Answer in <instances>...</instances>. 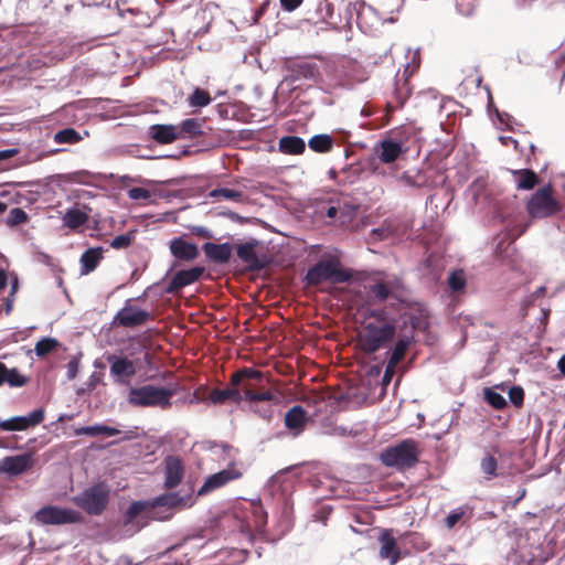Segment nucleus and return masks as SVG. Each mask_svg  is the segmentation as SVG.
I'll return each instance as SVG.
<instances>
[{
  "mask_svg": "<svg viewBox=\"0 0 565 565\" xmlns=\"http://www.w3.org/2000/svg\"><path fill=\"white\" fill-rule=\"evenodd\" d=\"M242 470L235 462H231L227 468L206 477L203 484L198 490V495H206L227 483L242 478Z\"/></svg>",
  "mask_w": 565,
  "mask_h": 565,
  "instance_id": "9",
  "label": "nucleus"
},
{
  "mask_svg": "<svg viewBox=\"0 0 565 565\" xmlns=\"http://www.w3.org/2000/svg\"><path fill=\"white\" fill-rule=\"evenodd\" d=\"M306 422V411L301 406H294L285 415L286 427L295 430L296 434L303 430Z\"/></svg>",
  "mask_w": 565,
  "mask_h": 565,
  "instance_id": "24",
  "label": "nucleus"
},
{
  "mask_svg": "<svg viewBox=\"0 0 565 565\" xmlns=\"http://www.w3.org/2000/svg\"><path fill=\"white\" fill-rule=\"evenodd\" d=\"M230 384L238 387L239 394H243V401L250 404L274 399L273 392L266 387L267 380L264 373L253 367H243L234 372Z\"/></svg>",
  "mask_w": 565,
  "mask_h": 565,
  "instance_id": "2",
  "label": "nucleus"
},
{
  "mask_svg": "<svg viewBox=\"0 0 565 565\" xmlns=\"http://www.w3.org/2000/svg\"><path fill=\"white\" fill-rule=\"evenodd\" d=\"M150 136L159 143H170L179 138L178 127L173 125H153Z\"/></svg>",
  "mask_w": 565,
  "mask_h": 565,
  "instance_id": "23",
  "label": "nucleus"
},
{
  "mask_svg": "<svg viewBox=\"0 0 565 565\" xmlns=\"http://www.w3.org/2000/svg\"><path fill=\"white\" fill-rule=\"evenodd\" d=\"M381 543L380 547V557L383 559H388L391 565H394L398 562L401 557V550L396 544V540L392 534L391 530H383L379 537Z\"/></svg>",
  "mask_w": 565,
  "mask_h": 565,
  "instance_id": "15",
  "label": "nucleus"
},
{
  "mask_svg": "<svg viewBox=\"0 0 565 565\" xmlns=\"http://www.w3.org/2000/svg\"><path fill=\"white\" fill-rule=\"evenodd\" d=\"M535 301L534 298H532V296H527L523 301H522V310H525L527 309L530 306L533 305V302Z\"/></svg>",
  "mask_w": 565,
  "mask_h": 565,
  "instance_id": "63",
  "label": "nucleus"
},
{
  "mask_svg": "<svg viewBox=\"0 0 565 565\" xmlns=\"http://www.w3.org/2000/svg\"><path fill=\"white\" fill-rule=\"evenodd\" d=\"M193 233L199 235V236H202V237H206V238H210L211 237V232L203 227V226H195L193 227Z\"/></svg>",
  "mask_w": 565,
  "mask_h": 565,
  "instance_id": "59",
  "label": "nucleus"
},
{
  "mask_svg": "<svg viewBox=\"0 0 565 565\" xmlns=\"http://www.w3.org/2000/svg\"><path fill=\"white\" fill-rule=\"evenodd\" d=\"M210 94L201 88H195L193 93L188 97V103L190 107H205L211 103Z\"/></svg>",
  "mask_w": 565,
  "mask_h": 565,
  "instance_id": "41",
  "label": "nucleus"
},
{
  "mask_svg": "<svg viewBox=\"0 0 565 565\" xmlns=\"http://www.w3.org/2000/svg\"><path fill=\"white\" fill-rule=\"evenodd\" d=\"M486 401L494 408L502 409L507 405L505 398L492 388L484 391Z\"/></svg>",
  "mask_w": 565,
  "mask_h": 565,
  "instance_id": "47",
  "label": "nucleus"
},
{
  "mask_svg": "<svg viewBox=\"0 0 565 565\" xmlns=\"http://www.w3.org/2000/svg\"><path fill=\"white\" fill-rule=\"evenodd\" d=\"M120 431L114 427H109L106 425H94L78 428L76 430V435H88V436H116Z\"/></svg>",
  "mask_w": 565,
  "mask_h": 565,
  "instance_id": "38",
  "label": "nucleus"
},
{
  "mask_svg": "<svg viewBox=\"0 0 565 565\" xmlns=\"http://www.w3.org/2000/svg\"><path fill=\"white\" fill-rule=\"evenodd\" d=\"M88 178L90 174L86 171H79L74 173L73 180L81 183H88Z\"/></svg>",
  "mask_w": 565,
  "mask_h": 565,
  "instance_id": "57",
  "label": "nucleus"
},
{
  "mask_svg": "<svg viewBox=\"0 0 565 565\" xmlns=\"http://www.w3.org/2000/svg\"><path fill=\"white\" fill-rule=\"evenodd\" d=\"M546 288L544 286L539 287L533 294H531L532 298L535 300L545 295Z\"/></svg>",
  "mask_w": 565,
  "mask_h": 565,
  "instance_id": "62",
  "label": "nucleus"
},
{
  "mask_svg": "<svg viewBox=\"0 0 565 565\" xmlns=\"http://www.w3.org/2000/svg\"><path fill=\"white\" fill-rule=\"evenodd\" d=\"M31 465L30 455L6 457L0 461V470L11 475H19L25 471Z\"/></svg>",
  "mask_w": 565,
  "mask_h": 565,
  "instance_id": "20",
  "label": "nucleus"
},
{
  "mask_svg": "<svg viewBox=\"0 0 565 565\" xmlns=\"http://www.w3.org/2000/svg\"><path fill=\"white\" fill-rule=\"evenodd\" d=\"M8 383L11 386L20 387L26 383V379L21 375L15 369H7V366L0 362V385Z\"/></svg>",
  "mask_w": 565,
  "mask_h": 565,
  "instance_id": "33",
  "label": "nucleus"
},
{
  "mask_svg": "<svg viewBox=\"0 0 565 565\" xmlns=\"http://www.w3.org/2000/svg\"><path fill=\"white\" fill-rule=\"evenodd\" d=\"M484 185L486 181L482 179H478L471 184V190L473 191L475 196L483 190Z\"/></svg>",
  "mask_w": 565,
  "mask_h": 565,
  "instance_id": "58",
  "label": "nucleus"
},
{
  "mask_svg": "<svg viewBox=\"0 0 565 565\" xmlns=\"http://www.w3.org/2000/svg\"><path fill=\"white\" fill-rule=\"evenodd\" d=\"M395 367H396L395 364H391V362H387V365H386V369H385V372H384V375L382 379V383L384 386L388 385L390 382L392 381V377L395 373Z\"/></svg>",
  "mask_w": 565,
  "mask_h": 565,
  "instance_id": "55",
  "label": "nucleus"
},
{
  "mask_svg": "<svg viewBox=\"0 0 565 565\" xmlns=\"http://www.w3.org/2000/svg\"><path fill=\"white\" fill-rule=\"evenodd\" d=\"M209 196L213 199L214 202L226 200L234 203H243L245 201L244 192L228 188L214 189L210 191Z\"/></svg>",
  "mask_w": 565,
  "mask_h": 565,
  "instance_id": "27",
  "label": "nucleus"
},
{
  "mask_svg": "<svg viewBox=\"0 0 565 565\" xmlns=\"http://www.w3.org/2000/svg\"><path fill=\"white\" fill-rule=\"evenodd\" d=\"M36 523L42 525H64L82 522V514L73 509L46 505L34 514Z\"/></svg>",
  "mask_w": 565,
  "mask_h": 565,
  "instance_id": "8",
  "label": "nucleus"
},
{
  "mask_svg": "<svg viewBox=\"0 0 565 565\" xmlns=\"http://www.w3.org/2000/svg\"><path fill=\"white\" fill-rule=\"evenodd\" d=\"M477 6L473 1L460 2L456 6L458 14L463 18H471L476 13Z\"/></svg>",
  "mask_w": 565,
  "mask_h": 565,
  "instance_id": "48",
  "label": "nucleus"
},
{
  "mask_svg": "<svg viewBox=\"0 0 565 565\" xmlns=\"http://www.w3.org/2000/svg\"><path fill=\"white\" fill-rule=\"evenodd\" d=\"M411 342H412L411 337H406V335L402 337L395 344V347L391 353L388 362H391V364L397 365L404 359L405 353H406Z\"/></svg>",
  "mask_w": 565,
  "mask_h": 565,
  "instance_id": "39",
  "label": "nucleus"
},
{
  "mask_svg": "<svg viewBox=\"0 0 565 565\" xmlns=\"http://www.w3.org/2000/svg\"><path fill=\"white\" fill-rule=\"evenodd\" d=\"M18 153V149H7L0 151V160L9 159Z\"/></svg>",
  "mask_w": 565,
  "mask_h": 565,
  "instance_id": "60",
  "label": "nucleus"
},
{
  "mask_svg": "<svg viewBox=\"0 0 565 565\" xmlns=\"http://www.w3.org/2000/svg\"><path fill=\"white\" fill-rule=\"evenodd\" d=\"M316 13L318 21L324 22L332 28H337L339 18L334 15V6L330 0H322L318 3Z\"/></svg>",
  "mask_w": 565,
  "mask_h": 565,
  "instance_id": "26",
  "label": "nucleus"
},
{
  "mask_svg": "<svg viewBox=\"0 0 565 565\" xmlns=\"http://www.w3.org/2000/svg\"><path fill=\"white\" fill-rule=\"evenodd\" d=\"M204 274V267L195 266L190 269L179 270L172 277L168 291L174 292L198 281Z\"/></svg>",
  "mask_w": 565,
  "mask_h": 565,
  "instance_id": "14",
  "label": "nucleus"
},
{
  "mask_svg": "<svg viewBox=\"0 0 565 565\" xmlns=\"http://www.w3.org/2000/svg\"><path fill=\"white\" fill-rule=\"evenodd\" d=\"M418 455L417 443L407 439L384 450L381 460L386 467L404 469L413 467L418 460Z\"/></svg>",
  "mask_w": 565,
  "mask_h": 565,
  "instance_id": "4",
  "label": "nucleus"
},
{
  "mask_svg": "<svg viewBox=\"0 0 565 565\" xmlns=\"http://www.w3.org/2000/svg\"><path fill=\"white\" fill-rule=\"evenodd\" d=\"M348 23L351 22L353 15H356V23L360 28H374L381 23V19L376 11L365 2L349 3L345 9Z\"/></svg>",
  "mask_w": 565,
  "mask_h": 565,
  "instance_id": "10",
  "label": "nucleus"
},
{
  "mask_svg": "<svg viewBox=\"0 0 565 565\" xmlns=\"http://www.w3.org/2000/svg\"><path fill=\"white\" fill-rule=\"evenodd\" d=\"M481 471L486 475L487 479H492L498 476V462L493 456L487 455L480 463Z\"/></svg>",
  "mask_w": 565,
  "mask_h": 565,
  "instance_id": "44",
  "label": "nucleus"
},
{
  "mask_svg": "<svg viewBox=\"0 0 565 565\" xmlns=\"http://www.w3.org/2000/svg\"><path fill=\"white\" fill-rule=\"evenodd\" d=\"M350 278V271L340 268L339 263L333 259L320 260L313 267H311L306 275L308 285L313 286H317L327 280L335 284L344 282Z\"/></svg>",
  "mask_w": 565,
  "mask_h": 565,
  "instance_id": "6",
  "label": "nucleus"
},
{
  "mask_svg": "<svg viewBox=\"0 0 565 565\" xmlns=\"http://www.w3.org/2000/svg\"><path fill=\"white\" fill-rule=\"evenodd\" d=\"M131 243V236L130 235H118L113 238L110 246L116 249L126 248Z\"/></svg>",
  "mask_w": 565,
  "mask_h": 565,
  "instance_id": "51",
  "label": "nucleus"
},
{
  "mask_svg": "<svg viewBox=\"0 0 565 565\" xmlns=\"http://www.w3.org/2000/svg\"><path fill=\"white\" fill-rule=\"evenodd\" d=\"M319 75V71L316 64L301 62L294 66L291 71V79H313L316 81Z\"/></svg>",
  "mask_w": 565,
  "mask_h": 565,
  "instance_id": "30",
  "label": "nucleus"
},
{
  "mask_svg": "<svg viewBox=\"0 0 565 565\" xmlns=\"http://www.w3.org/2000/svg\"><path fill=\"white\" fill-rule=\"evenodd\" d=\"M53 139H54V142L58 143V145H61V143L74 145V143H77L81 140H83V137L74 128H65V129L57 131L54 135Z\"/></svg>",
  "mask_w": 565,
  "mask_h": 565,
  "instance_id": "40",
  "label": "nucleus"
},
{
  "mask_svg": "<svg viewBox=\"0 0 565 565\" xmlns=\"http://www.w3.org/2000/svg\"><path fill=\"white\" fill-rule=\"evenodd\" d=\"M103 257V250L100 247L88 248L81 256L82 274H89L93 271Z\"/></svg>",
  "mask_w": 565,
  "mask_h": 565,
  "instance_id": "29",
  "label": "nucleus"
},
{
  "mask_svg": "<svg viewBox=\"0 0 565 565\" xmlns=\"http://www.w3.org/2000/svg\"><path fill=\"white\" fill-rule=\"evenodd\" d=\"M151 505V503L146 501H135L132 502L125 513V525L134 526L137 519L145 512V510Z\"/></svg>",
  "mask_w": 565,
  "mask_h": 565,
  "instance_id": "37",
  "label": "nucleus"
},
{
  "mask_svg": "<svg viewBox=\"0 0 565 565\" xmlns=\"http://www.w3.org/2000/svg\"><path fill=\"white\" fill-rule=\"evenodd\" d=\"M58 345V341L54 338H43L36 342L34 351L38 356H45Z\"/></svg>",
  "mask_w": 565,
  "mask_h": 565,
  "instance_id": "42",
  "label": "nucleus"
},
{
  "mask_svg": "<svg viewBox=\"0 0 565 565\" xmlns=\"http://www.w3.org/2000/svg\"><path fill=\"white\" fill-rule=\"evenodd\" d=\"M370 295L374 301L382 302L390 296V289L384 282H376L370 286Z\"/></svg>",
  "mask_w": 565,
  "mask_h": 565,
  "instance_id": "45",
  "label": "nucleus"
},
{
  "mask_svg": "<svg viewBox=\"0 0 565 565\" xmlns=\"http://www.w3.org/2000/svg\"><path fill=\"white\" fill-rule=\"evenodd\" d=\"M518 189L531 190L537 183V175L532 170H515L513 171Z\"/></svg>",
  "mask_w": 565,
  "mask_h": 565,
  "instance_id": "35",
  "label": "nucleus"
},
{
  "mask_svg": "<svg viewBox=\"0 0 565 565\" xmlns=\"http://www.w3.org/2000/svg\"><path fill=\"white\" fill-rule=\"evenodd\" d=\"M448 286L454 292H460L466 287V278L462 270H456L448 277Z\"/></svg>",
  "mask_w": 565,
  "mask_h": 565,
  "instance_id": "43",
  "label": "nucleus"
},
{
  "mask_svg": "<svg viewBox=\"0 0 565 565\" xmlns=\"http://www.w3.org/2000/svg\"><path fill=\"white\" fill-rule=\"evenodd\" d=\"M175 391L172 388L147 384L131 387L127 402L135 407H159L162 409L171 406V398Z\"/></svg>",
  "mask_w": 565,
  "mask_h": 565,
  "instance_id": "3",
  "label": "nucleus"
},
{
  "mask_svg": "<svg viewBox=\"0 0 565 565\" xmlns=\"http://www.w3.org/2000/svg\"><path fill=\"white\" fill-rule=\"evenodd\" d=\"M405 151L403 143L393 139H384L374 148L376 157L383 163H392Z\"/></svg>",
  "mask_w": 565,
  "mask_h": 565,
  "instance_id": "16",
  "label": "nucleus"
},
{
  "mask_svg": "<svg viewBox=\"0 0 565 565\" xmlns=\"http://www.w3.org/2000/svg\"><path fill=\"white\" fill-rule=\"evenodd\" d=\"M321 213L330 220L331 223H339L345 225L351 221V213L342 205H330L326 209V212Z\"/></svg>",
  "mask_w": 565,
  "mask_h": 565,
  "instance_id": "32",
  "label": "nucleus"
},
{
  "mask_svg": "<svg viewBox=\"0 0 565 565\" xmlns=\"http://www.w3.org/2000/svg\"><path fill=\"white\" fill-rule=\"evenodd\" d=\"M89 211L90 209H88L86 205H84L83 209H68L62 217L63 225L70 230H77L88 222Z\"/></svg>",
  "mask_w": 565,
  "mask_h": 565,
  "instance_id": "19",
  "label": "nucleus"
},
{
  "mask_svg": "<svg viewBox=\"0 0 565 565\" xmlns=\"http://www.w3.org/2000/svg\"><path fill=\"white\" fill-rule=\"evenodd\" d=\"M179 138H193L202 135V122L200 119L190 118L178 127Z\"/></svg>",
  "mask_w": 565,
  "mask_h": 565,
  "instance_id": "34",
  "label": "nucleus"
},
{
  "mask_svg": "<svg viewBox=\"0 0 565 565\" xmlns=\"http://www.w3.org/2000/svg\"><path fill=\"white\" fill-rule=\"evenodd\" d=\"M8 284V276L3 269H0V290H2Z\"/></svg>",
  "mask_w": 565,
  "mask_h": 565,
  "instance_id": "61",
  "label": "nucleus"
},
{
  "mask_svg": "<svg viewBox=\"0 0 565 565\" xmlns=\"http://www.w3.org/2000/svg\"><path fill=\"white\" fill-rule=\"evenodd\" d=\"M395 320L383 310L373 311L359 332V345L365 353H374L393 341Z\"/></svg>",
  "mask_w": 565,
  "mask_h": 565,
  "instance_id": "1",
  "label": "nucleus"
},
{
  "mask_svg": "<svg viewBox=\"0 0 565 565\" xmlns=\"http://www.w3.org/2000/svg\"><path fill=\"white\" fill-rule=\"evenodd\" d=\"M150 315L148 311L134 306H125L115 317L119 326L134 328L143 324Z\"/></svg>",
  "mask_w": 565,
  "mask_h": 565,
  "instance_id": "13",
  "label": "nucleus"
},
{
  "mask_svg": "<svg viewBox=\"0 0 565 565\" xmlns=\"http://www.w3.org/2000/svg\"><path fill=\"white\" fill-rule=\"evenodd\" d=\"M202 248L206 257L214 263H226L232 256V247L228 243L214 244L207 242Z\"/></svg>",
  "mask_w": 565,
  "mask_h": 565,
  "instance_id": "21",
  "label": "nucleus"
},
{
  "mask_svg": "<svg viewBox=\"0 0 565 565\" xmlns=\"http://www.w3.org/2000/svg\"><path fill=\"white\" fill-rule=\"evenodd\" d=\"M44 419L43 408H36L26 416L11 417L1 422V428L7 431L25 430L30 427H35Z\"/></svg>",
  "mask_w": 565,
  "mask_h": 565,
  "instance_id": "12",
  "label": "nucleus"
},
{
  "mask_svg": "<svg viewBox=\"0 0 565 565\" xmlns=\"http://www.w3.org/2000/svg\"><path fill=\"white\" fill-rule=\"evenodd\" d=\"M237 256L250 269H260L264 267V263L258 258L254 245L252 244L239 245L237 247Z\"/></svg>",
  "mask_w": 565,
  "mask_h": 565,
  "instance_id": "25",
  "label": "nucleus"
},
{
  "mask_svg": "<svg viewBox=\"0 0 565 565\" xmlns=\"http://www.w3.org/2000/svg\"><path fill=\"white\" fill-rule=\"evenodd\" d=\"M29 220L28 214L20 207L12 209L7 216V225L13 227L25 223Z\"/></svg>",
  "mask_w": 565,
  "mask_h": 565,
  "instance_id": "46",
  "label": "nucleus"
},
{
  "mask_svg": "<svg viewBox=\"0 0 565 565\" xmlns=\"http://www.w3.org/2000/svg\"><path fill=\"white\" fill-rule=\"evenodd\" d=\"M374 241H382L386 239L392 235V231L390 227L381 226L377 228H374L371 233Z\"/></svg>",
  "mask_w": 565,
  "mask_h": 565,
  "instance_id": "53",
  "label": "nucleus"
},
{
  "mask_svg": "<svg viewBox=\"0 0 565 565\" xmlns=\"http://www.w3.org/2000/svg\"><path fill=\"white\" fill-rule=\"evenodd\" d=\"M302 0H280L281 7L287 11H292L301 4Z\"/></svg>",
  "mask_w": 565,
  "mask_h": 565,
  "instance_id": "56",
  "label": "nucleus"
},
{
  "mask_svg": "<svg viewBox=\"0 0 565 565\" xmlns=\"http://www.w3.org/2000/svg\"><path fill=\"white\" fill-rule=\"evenodd\" d=\"M509 398L511 401V403L516 406V407H520L523 405V401H524V391L522 387L520 386H512L510 390H509Z\"/></svg>",
  "mask_w": 565,
  "mask_h": 565,
  "instance_id": "50",
  "label": "nucleus"
},
{
  "mask_svg": "<svg viewBox=\"0 0 565 565\" xmlns=\"http://www.w3.org/2000/svg\"><path fill=\"white\" fill-rule=\"evenodd\" d=\"M238 390V387L231 384L223 390L214 388L210 392L209 399L215 405L224 404L226 401L239 404L243 402V394H239Z\"/></svg>",
  "mask_w": 565,
  "mask_h": 565,
  "instance_id": "22",
  "label": "nucleus"
},
{
  "mask_svg": "<svg viewBox=\"0 0 565 565\" xmlns=\"http://www.w3.org/2000/svg\"><path fill=\"white\" fill-rule=\"evenodd\" d=\"M166 463V480L164 484L167 488H175L183 479L184 467L181 460L177 457H168L164 460Z\"/></svg>",
  "mask_w": 565,
  "mask_h": 565,
  "instance_id": "17",
  "label": "nucleus"
},
{
  "mask_svg": "<svg viewBox=\"0 0 565 565\" xmlns=\"http://www.w3.org/2000/svg\"><path fill=\"white\" fill-rule=\"evenodd\" d=\"M128 196L135 201H149L151 199V192L145 188H131L128 190Z\"/></svg>",
  "mask_w": 565,
  "mask_h": 565,
  "instance_id": "49",
  "label": "nucleus"
},
{
  "mask_svg": "<svg viewBox=\"0 0 565 565\" xmlns=\"http://www.w3.org/2000/svg\"><path fill=\"white\" fill-rule=\"evenodd\" d=\"M308 146L315 152L326 153L331 151L333 139L331 136L322 134L316 135L309 139Z\"/></svg>",
  "mask_w": 565,
  "mask_h": 565,
  "instance_id": "36",
  "label": "nucleus"
},
{
  "mask_svg": "<svg viewBox=\"0 0 565 565\" xmlns=\"http://www.w3.org/2000/svg\"><path fill=\"white\" fill-rule=\"evenodd\" d=\"M557 367L559 372L565 376V354L558 360Z\"/></svg>",
  "mask_w": 565,
  "mask_h": 565,
  "instance_id": "64",
  "label": "nucleus"
},
{
  "mask_svg": "<svg viewBox=\"0 0 565 565\" xmlns=\"http://www.w3.org/2000/svg\"><path fill=\"white\" fill-rule=\"evenodd\" d=\"M559 202L553 196L550 185L539 189L527 203V212L532 217L543 218L561 211Z\"/></svg>",
  "mask_w": 565,
  "mask_h": 565,
  "instance_id": "7",
  "label": "nucleus"
},
{
  "mask_svg": "<svg viewBox=\"0 0 565 565\" xmlns=\"http://www.w3.org/2000/svg\"><path fill=\"white\" fill-rule=\"evenodd\" d=\"M79 370V361L77 359H72L67 363V372L66 376L68 380H74L77 376Z\"/></svg>",
  "mask_w": 565,
  "mask_h": 565,
  "instance_id": "54",
  "label": "nucleus"
},
{
  "mask_svg": "<svg viewBox=\"0 0 565 565\" xmlns=\"http://www.w3.org/2000/svg\"><path fill=\"white\" fill-rule=\"evenodd\" d=\"M463 516V510L456 509L449 513V515L446 518V525L447 527L451 529L454 527L460 519Z\"/></svg>",
  "mask_w": 565,
  "mask_h": 565,
  "instance_id": "52",
  "label": "nucleus"
},
{
  "mask_svg": "<svg viewBox=\"0 0 565 565\" xmlns=\"http://www.w3.org/2000/svg\"><path fill=\"white\" fill-rule=\"evenodd\" d=\"M306 148V143L302 138L297 136L282 137L279 140V150L288 154H299Z\"/></svg>",
  "mask_w": 565,
  "mask_h": 565,
  "instance_id": "31",
  "label": "nucleus"
},
{
  "mask_svg": "<svg viewBox=\"0 0 565 565\" xmlns=\"http://www.w3.org/2000/svg\"><path fill=\"white\" fill-rule=\"evenodd\" d=\"M189 499L181 497L179 493H167L154 498L151 507H167L169 509L177 507H190L192 503L188 502Z\"/></svg>",
  "mask_w": 565,
  "mask_h": 565,
  "instance_id": "28",
  "label": "nucleus"
},
{
  "mask_svg": "<svg viewBox=\"0 0 565 565\" xmlns=\"http://www.w3.org/2000/svg\"><path fill=\"white\" fill-rule=\"evenodd\" d=\"M171 254L181 260H193L199 255L196 245L184 241L181 237L174 238L170 242Z\"/></svg>",
  "mask_w": 565,
  "mask_h": 565,
  "instance_id": "18",
  "label": "nucleus"
},
{
  "mask_svg": "<svg viewBox=\"0 0 565 565\" xmlns=\"http://www.w3.org/2000/svg\"><path fill=\"white\" fill-rule=\"evenodd\" d=\"M109 500V489L104 483L95 484L73 497L72 501L89 515H99Z\"/></svg>",
  "mask_w": 565,
  "mask_h": 565,
  "instance_id": "5",
  "label": "nucleus"
},
{
  "mask_svg": "<svg viewBox=\"0 0 565 565\" xmlns=\"http://www.w3.org/2000/svg\"><path fill=\"white\" fill-rule=\"evenodd\" d=\"M107 360L110 363V375L120 384H128L137 372L135 362L127 358L110 355Z\"/></svg>",
  "mask_w": 565,
  "mask_h": 565,
  "instance_id": "11",
  "label": "nucleus"
}]
</instances>
